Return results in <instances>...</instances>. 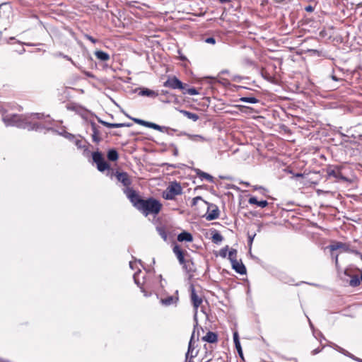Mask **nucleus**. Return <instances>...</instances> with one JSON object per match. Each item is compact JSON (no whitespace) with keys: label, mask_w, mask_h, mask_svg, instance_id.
<instances>
[{"label":"nucleus","mask_w":362,"mask_h":362,"mask_svg":"<svg viewBox=\"0 0 362 362\" xmlns=\"http://www.w3.org/2000/svg\"><path fill=\"white\" fill-rule=\"evenodd\" d=\"M7 110L1 107L0 113L2 114V120L6 126H16L20 128H28V129H34L38 128V125L35 123L32 124L28 121V118L22 115H6Z\"/></svg>","instance_id":"f03ea898"},{"label":"nucleus","mask_w":362,"mask_h":362,"mask_svg":"<svg viewBox=\"0 0 362 362\" xmlns=\"http://www.w3.org/2000/svg\"><path fill=\"white\" fill-rule=\"evenodd\" d=\"M238 110L243 112V113H245V114H251V113H253V112H257L254 108L252 107H248V106H245V105H237L236 106Z\"/></svg>","instance_id":"c85d7f7f"},{"label":"nucleus","mask_w":362,"mask_h":362,"mask_svg":"<svg viewBox=\"0 0 362 362\" xmlns=\"http://www.w3.org/2000/svg\"><path fill=\"white\" fill-rule=\"evenodd\" d=\"M205 42H207V43H209V44H215L216 43V40L215 38L211 37H208L205 40Z\"/></svg>","instance_id":"c9c22d12"},{"label":"nucleus","mask_w":362,"mask_h":362,"mask_svg":"<svg viewBox=\"0 0 362 362\" xmlns=\"http://www.w3.org/2000/svg\"><path fill=\"white\" fill-rule=\"evenodd\" d=\"M173 250L174 254L176 255L180 264H182L183 267L187 269V261L185 259V256L187 254V252L177 245L173 247Z\"/></svg>","instance_id":"9b49d317"},{"label":"nucleus","mask_w":362,"mask_h":362,"mask_svg":"<svg viewBox=\"0 0 362 362\" xmlns=\"http://www.w3.org/2000/svg\"><path fill=\"white\" fill-rule=\"evenodd\" d=\"M107 158L109 161L115 162L119 159V153L115 148L109 149L107 152Z\"/></svg>","instance_id":"4be33fe9"},{"label":"nucleus","mask_w":362,"mask_h":362,"mask_svg":"<svg viewBox=\"0 0 362 362\" xmlns=\"http://www.w3.org/2000/svg\"><path fill=\"white\" fill-rule=\"evenodd\" d=\"M204 349H205L204 356L202 358L201 362H210L213 358V350L211 345L207 346L204 344Z\"/></svg>","instance_id":"dca6fc26"},{"label":"nucleus","mask_w":362,"mask_h":362,"mask_svg":"<svg viewBox=\"0 0 362 362\" xmlns=\"http://www.w3.org/2000/svg\"><path fill=\"white\" fill-rule=\"evenodd\" d=\"M207 205V212L205 215L206 219L208 221L215 220L219 216V209L216 204L204 202Z\"/></svg>","instance_id":"1a4fd4ad"},{"label":"nucleus","mask_w":362,"mask_h":362,"mask_svg":"<svg viewBox=\"0 0 362 362\" xmlns=\"http://www.w3.org/2000/svg\"><path fill=\"white\" fill-rule=\"evenodd\" d=\"M163 86L171 89H179L182 91L185 89V83L175 76H168L167 80L163 83Z\"/></svg>","instance_id":"6e6552de"},{"label":"nucleus","mask_w":362,"mask_h":362,"mask_svg":"<svg viewBox=\"0 0 362 362\" xmlns=\"http://www.w3.org/2000/svg\"><path fill=\"white\" fill-rule=\"evenodd\" d=\"M191 301L193 305V307L195 310H197V308L201 305V304L203 302L202 298L199 296L196 292L195 289L193 286L191 287Z\"/></svg>","instance_id":"4468645a"},{"label":"nucleus","mask_w":362,"mask_h":362,"mask_svg":"<svg viewBox=\"0 0 362 362\" xmlns=\"http://www.w3.org/2000/svg\"><path fill=\"white\" fill-rule=\"evenodd\" d=\"M327 175L329 177H333L339 180H345L346 178L343 176L341 172V168L338 166L329 167L327 170Z\"/></svg>","instance_id":"ddd939ff"},{"label":"nucleus","mask_w":362,"mask_h":362,"mask_svg":"<svg viewBox=\"0 0 362 362\" xmlns=\"http://www.w3.org/2000/svg\"><path fill=\"white\" fill-rule=\"evenodd\" d=\"M134 280H135V282L136 283V284L139 285V283L137 281L135 276H134Z\"/></svg>","instance_id":"09e8293b"},{"label":"nucleus","mask_w":362,"mask_h":362,"mask_svg":"<svg viewBox=\"0 0 362 362\" xmlns=\"http://www.w3.org/2000/svg\"><path fill=\"white\" fill-rule=\"evenodd\" d=\"M100 122L105 127L108 128H119L124 127H129V124H126L124 123H110L105 121H100Z\"/></svg>","instance_id":"b1692460"},{"label":"nucleus","mask_w":362,"mask_h":362,"mask_svg":"<svg viewBox=\"0 0 362 362\" xmlns=\"http://www.w3.org/2000/svg\"><path fill=\"white\" fill-rule=\"evenodd\" d=\"M193 337H194V333L192 334V336L191 339H190L189 343L188 350H187V352L186 354L187 359L188 358V357L195 358L197 356V354H198V351H196L194 352V354H192V351L195 350V348H194V346L193 345V343H192Z\"/></svg>","instance_id":"412c9836"},{"label":"nucleus","mask_w":362,"mask_h":362,"mask_svg":"<svg viewBox=\"0 0 362 362\" xmlns=\"http://www.w3.org/2000/svg\"><path fill=\"white\" fill-rule=\"evenodd\" d=\"M305 10L308 12H313L314 9L312 6H308L305 8Z\"/></svg>","instance_id":"4c0bfd02"},{"label":"nucleus","mask_w":362,"mask_h":362,"mask_svg":"<svg viewBox=\"0 0 362 362\" xmlns=\"http://www.w3.org/2000/svg\"><path fill=\"white\" fill-rule=\"evenodd\" d=\"M177 291H175V295L168 296L165 292H161L157 294L158 297L160 299V303L164 306H170L172 305H176L179 298L177 294Z\"/></svg>","instance_id":"0eeeda50"},{"label":"nucleus","mask_w":362,"mask_h":362,"mask_svg":"<svg viewBox=\"0 0 362 362\" xmlns=\"http://www.w3.org/2000/svg\"><path fill=\"white\" fill-rule=\"evenodd\" d=\"M211 240L214 243H218L223 240V236L218 232H215L211 237Z\"/></svg>","instance_id":"2f4dec72"},{"label":"nucleus","mask_w":362,"mask_h":362,"mask_svg":"<svg viewBox=\"0 0 362 362\" xmlns=\"http://www.w3.org/2000/svg\"><path fill=\"white\" fill-rule=\"evenodd\" d=\"M93 161L96 164L97 169L100 172H105L111 169L110 163L104 158L103 154L100 151H94L92 153Z\"/></svg>","instance_id":"423d86ee"},{"label":"nucleus","mask_w":362,"mask_h":362,"mask_svg":"<svg viewBox=\"0 0 362 362\" xmlns=\"http://www.w3.org/2000/svg\"><path fill=\"white\" fill-rule=\"evenodd\" d=\"M232 267L237 273L240 274H246V268L242 262L234 260L232 263Z\"/></svg>","instance_id":"f3484780"},{"label":"nucleus","mask_w":362,"mask_h":362,"mask_svg":"<svg viewBox=\"0 0 362 362\" xmlns=\"http://www.w3.org/2000/svg\"><path fill=\"white\" fill-rule=\"evenodd\" d=\"M182 187L177 182H171L162 192V197L165 200H175L176 197L182 194Z\"/></svg>","instance_id":"20e7f679"},{"label":"nucleus","mask_w":362,"mask_h":362,"mask_svg":"<svg viewBox=\"0 0 362 362\" xmlns=\"http://www.w3.org/2000/svg\"><path fill=\"white\" fill-rule=\"evenodd\" d=\"M233 341H234L235 346L238 352L239 356L240 357H243V351H242V348H241L240 343L239 341L238 334L237 332H235L233 334Z\"/></svg>","instance_id":"a878e982"},{"label":"nucleus","mask_w":362,"mask_h":362,"mask_svg":"<svg viewBox=\"0 0 362 362\" xmlns=\"http://www.w3.org/2000/svg\"><path fill=\"white\" fill-rule=\"evenodd\" d=\"M159 278L160 279V281H162V276L161 275L159 276ZM160 286L161 287L163 286V284H162V282H160Z\"/></svg>","instance_id":"49530a36"},{"label":"nucleus","mask_w":362,"mask_h":362,"mask_svg":"<svg viewBox=\"0 0 362 362\" xmlns=\"http://www.w3.org/2000/svg\"><path fill=\"white\" fill-rule=\"evenodd\" d=\"M331 252L332 257L334 259L336 267L339 266V255L334 254V251L341 250L344 252L354 253V249L351 247V245L347 243H342L339 241H332L327 247Z\"/></svg>","instance_id":"7ed1b4c3"},{"label":"nucleus","mask_w":362,"mask_h":362,"mask_svg":"<svg viewBox=\"0 0 362 362\" xmlns=\"http://www.w3.org/2000/svg\"><path fill=\"white\" fill-rule=\"evenodd\" d=\"M95 57L102 62H107L110 59V55L102 50H97L95 52Z\"/></svg>","instance_id":"5701e85b"},{"label":"nucleus","mask_w":362,"mask_h":362,"mask_svg":"<svg viewBox=\"0 0 362 362\" xmlns=\"http://www.w3.org/2000/svg\"><path fill=\"white\" fill-rule=\"evenodd\" d=\"M262 75H263V76H264L265 78H267V79H268V80H270V78L267 76V74H265V75H264V72H262Z\"/></svg>","instance_id":"79ce46f5"},{"label":"nucleus","mask_w":362,"mask_h":362,"mask_svg":"<svg viewBox=\"0 0 362 362\" xmlns=\"http://www.w3.org/2000/svg\"><path fill=\"white\" fill-rule=\"evenodd\" d=\"M188 358H189V360H188V361H187V362H194V361H193V358H190V357H188Z\"/></svg>","instance_id":"a18cd8bd"},{"label":"nucleus","mask_w":362,"mask_h":362,"mask_svg":"<svg viewBox=\"0 0 362 362\" xmlns=\"http://www.w3.org/2000/svg\"><path fill=\"white\" fill-rule=\"evenodd\" d=\"M221 4L230 3V0H218Z\"/></svg>","instance_id":"ea45409f"},{"label":"nucleus","mask_w":362,"mask_h":362,"mask_svg":"<svg viewBox=\"0 0 362 362\" xmlns=\"http://www.w3.org/2000/svg\"><path fill=\"white\" fill-rule=\"evenodd\" d=\"M228 258L230 260L231 263L233 262L234 260L237 259V250L235 249H232L228 252Z\"/></svg>","instance_id":"473e14b6"},{"label":"nucleus","mask_w":362,"mask_h":362,"mask_svg":"<svg viewBox=\"0 0 362 362\" xmlns=\"http://www.w3.org/2000/svg\"><path fill=\"white\" fill-rule=\"evenodd\" d=\"M128 199L144 216L158 215L163 209L161 202L153 197H142L136 190H129Z\"/></svg>","instance_id":"f257e3e1"},{"label":"nucleus","mask_w":362,"mask_h":362,"mask_svg":"<svg viewBox=\"0 0 362 362\" xmlns=\"http://www.w3.org/2000/svg\"><path fill=\"white\" fill-rule=\"evenodd\" d=\"M199 201L205 202L201 197L198 196L192 199V205H196Z\"/></svg>","instance_id":"f704fd0d"},{"label":"nucleus","mask_w":362,"mask_h":362,"mask_svg":"<svg viewBox=\"0 0 362 362\" xmlns=\"http://www.w3.org/2000/svg\"><path fill=\"white\" fill-rule=\"evenodd\" d=\"M168 92L167 90H163L161 91V94H163V95H166V94H168Z\"/></svg>","instance_id":"37998d69"},{"label":"nucleus","mask_w":362,"mask_h":362,"mask_svg":"<svg viewBox=\"0 0 362 362\" xmlns=\"http://www.w3.org/2000/svg\"><path fill=\"white\" fill-rule=\"evenodd\" d=\"M0 362H4V361H3V360H1V359L0 358Z\"/></svg>","instance_id":"3c124183"},{"label":"nucleus","mask_w":362,"mask_h":362,"mask_svg":"<svg viewBox=\"0 0 362 362\" xmlns=\"http://www.w3.org/2000/svg\"><path fill=\"white\" fill-rule=\"evenodd\" d=\"M139 94L143 96H148L151 98H156L158 95V93L157 92L150 90L148 88L143 89L142 90H141Z\"/></svg>","instance_id":"bb28decb"},{"label":"nucleus","mask_w":362,"mask_h":362,"mask_svg":"<svg viewBox=\"0 0 362 362\" xmlns=\"http://www.w3.org/2000/svg\"><path fill=\"white\" fill-rule=\"evenodd\" d=\"M227 252H228V247H225V248H222L221 250H220L219 251V255L220 256H221L222 257H226V255H227Z\"/></svg>","instance_id":"72a5a7b5"},{"label":"nucleus","mask_w":362,"mask_h":362,"mask_svg":"<svg viewBox=\"0 0 362 362\" xmlns=\"http://www.w3.org/2000/svg\"><path fill=\"white\" fill-rule=\"evenodd\" d=\"M142 291L144 293L145 296H148V294L146 293V292L144 290H142Z\"/></svg>","instance_id":"de8ad7c7"},{"label":"nucleus","mask_w":362,"mask_h":362,"mask_svg":"<svg viewBox=\"0 0 362 362\" xmlns=\"http://www.w3.org/2000/svg\"><path fill=\"white\" fill-rule=\"evenodd\" d=\"M239 101L250 103H257L259 100L255 97H241L239 98Z\"/></svg>","instance_id":"7c9ffc66"},{"label":"nucleus","mask_w":362,"mask_h":362,"mask_svg":"<svg viewBox=\"0 0 362 362\" xmlns=\"http://www.w3.org/2000/svg\"><path fill=\"white\" fill-rule=\"evenodd\" d=\"M296 177H303V174H301V173H297V174L296 175Z\"/></svg>","instance_id":"c03bdc74"},{"label":"nucleus","mask_w":362,"mask_h":362,"mask_svg":"<svg viewBox=\"0 0 362 362\" xmlns=\"http://www.w3.org/2000/svg\"><path fill=\"white\" fill-rule=\"evenodd\" d=\"M188 85L187 83H185V89L182 90V94H189L190 95H198L199 93V91L194 87L187 88V87Z\"/></svg>","instance_id":"cd10ccee"},{"label":"nucleus","mask_w":362,"mask_h":362,"mask_svg":"<svg viewBox=\"0 0 362 362\" xmlns=\"http://www.w3.org/2000/svg\"><path fill=\"white\" fill-rule=\"evenodd\" d=\"M356 270H358V269H357V268L354 269V268H352L350 267L346 269L344 271V274L346 276L351 277L349 284H350V286H351L353 287L359 286L361 284V281H362V280L361 279V276L358 277V276L357 274H354V272Z\"/></svg>","instance_id":"9d476101"},{"label":"nucleus","mask_w":362,"mask_h":362,"mask_svg":"<svg viewBox=\"0 0 362 362\" xmlns=\"http://www.w3.org/2000/svg\"><path fill=\"white\" fill-rule=\"evenodd\" d=\"M180 112L181 114H182L184 116H185L186 117H187L188 119H192L194 122L197 121L199 118L198 115L191 112H189L187 110H180Z\"/></svg>","instance_id":"393cba45"},{"label":"nucleus","mask_w":362,"mask_h":362,"mask_svg":"<svg viewBox=\"0 0 362 362\" xmlns=\"http://www.w3.org/2000/svg\"><path fill=\"white\" fill-rule=\"evenodd\" d=\"M132 119L136 123V124H138L139 125H141V126H144V127H148V128H151L153 129H155V130H158V131H160V132H162L163 131V127L157 124H155V123H153V122H147V121H145V120H143V119H138V118H132Z\"/></svg>","instance_id":"f8f14e48"},{"label":"nucleus","mask_w":362,"mask_h":362,"mask_svg":"<svg viewBox=\"0 0 362 362\" xmlns=\"http://www.w3.org/2000/svg\"><path fill=\"white\" fill-rule=\"evenodd\" d=\"M248 203L252 205H257L261 208H264L268 206L269 203L266 200L258 201L255 197H251L248 199Z\"/></svg>","instance_id":"aec40b11"},{"label":"nucleus","mask_w":362,"mask_h":362,"mask_svg":"<svg viewBox=\"0 0 362 362\" xmlns=\"http://www.w3.org/2000/svg\"><path fill=\"white\" fill-rule=\"evenodd\" d=\"M202 341L210 344H214L218 341V335L213 332L209 331L205 336L202 338Z\"/></svg>","instance_id":"a211bd4d"},{"label":"nucleus","mask_w":362,"mask_h":362,"mask_svg":"<svg viewBox=\"0 0 362 362\" xmlns=\"http://www.w3.org/2000/svg\"><path fill=\"white\" fill-rule=\"evenodd\" d=\"M92 139L93 142L99 143L101 141L100 132L95 123H91Z\"/></svg>","instance_id":"2eb2a0df"},{"label":"nucleus","mask_w":362,"mask_h":362,"mask_svg":"<svg viewBox=\"0 0 362 362\" xmlns=\"http://www.w3.org/2000/svg\"><path fill=\"white\" fill-rule=\"evenodd\" d=\"M262 75H263V76H264L265 78H267V79H268V80H270V78L267 76V74H265V75H264V72H262Z\"/></svg>","instance_id":"a19ab883"},{"label":"nucleus","mask_w":362,"mask_h":362,"mask_svg":"<svg viewBox=\"0 0 362 362\" xmlns=\"http://www.w3.org/2000/svg\"><path fill=\"white\" fill-rule=\"evenodd\" d=\"M115 175L117 180L120 182L124 187L123 192L128 198L129 190H134L132 187H131L132 184L131 177L127 172H119L118 170L115 173Z\"/></svg>","instance_id":"39448f33"},{"label":"nucleus","mask_w":362,"mask_h":362,"mask_svg":"<svg viewBox=\"0 0 362 362\" xmlns=\"http://www.w3.org/2000/svg\"><path fill=\"white\" fill-rule=\"evenodd\" d=\"M333 79L334 80H337L336 77L335 76H333Z\"/></svg>","instance_id":"8fccbe9b"},{"label":"nucleus","mask_w":362,"mask_h":362,"mask_svg":"<svg viewBox=\"0 0 362 362\" xmlns=\"http://www.w3.org/2000/svg\"><path fill=\"white\" fill-rule=\"evenodd\" d=\"M86 38L93 43H95L97 42V40H95L94 37L88 35H86Z\"/></svg>","instance_id":"e433bc0d"},{"label":"nucleus","mask_w":362,"mask_h":362,"mask_svg":"<svg viewBox=\"0 0 362 362\" xmlns=\"http://www.w3.org/2000/svg\"><path fill=\"white\" fill-rule=\"evenodd\" d=\"M160 234L161 235V236L163 238L164 240L167 239V235L164 230H162V231L160 230Z\"/></svg>","instance_id":"58836bf2"},{"label":"nucleus","mask_w":362,"mask_h":362,"mask_svg":"<svg viewBox=\"0 0 362 362\" xmlns=\"http://www.w3.org/2000/svg\"><path fill=\"white\" fill-rule=\"evenodd\" d=\"M179 242H192L193 236L192 235L187 231H183L180 233L177 238Z\"/></svg>","instance_id":"6ab92c4d"},{"label":"nucleus","mask_w":362,"mask_h":362,"mask_svg":"<svg viewBox=\"0 0 362 362\" xmlns=\"http://www.w3.org/2000/svg\"><path fill=\"white\" fill-rule=\"evenodd\" d=\"M197 175L201 179H205L210 182L213 181V177L211 175L204 173L199 169L197 170Z\"/></svg>","instance_id":"c756f323"}]
</instances>
